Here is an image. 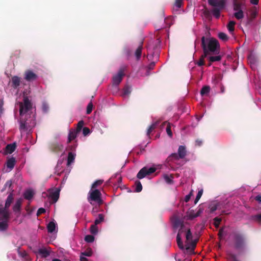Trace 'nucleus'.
I'll return each mask as SVG.
<instances>
[{
  "mask_svg": "<svg viewBox=\"0 0 261 261\" xmlns=\"http://www.w3.org/2000/svg\"><path fill=\"white\" fill-rule=\"evenodd\" d=\"M201 47L203 53L208 56L211 54H215L218 51L220 45L218 41L214 38H201Z\"/></svg>",
  "mask_w": 261,
  "mask_h": 261,
  "instance_id": "nucleus-1",
  "label": "nucleus"
},
{
  "mask_svg": "<svg viewBox=\"0 0 261 261\" xmlns=\"http://www.w3.org/2000/svg\"><path fill=\"white\" fill-rule=\"evenodd\" d=\"M207 2L210 6L213 7L211 10L212 14L216 18H219L221 11L225 7L226 0H207Z\"/></svg>",
  "mask_w": 261,
  "mask_h": 261,
  "instance_id": "nucleus-2",
  "label": "nucleus"
},
{
  "mask_svg": "<svg viewBox=\"0 0 261 261\" xmlns=\"http://www.w3.org/2000/svg\"><path fill=\"white\" fill-rule=\"evenodd\" d=\"M88 201L92 205L94 203L97 204L99 206L103 203V200L101 198V193L98 189H91L88 194Z\"/></svg>",
  "mask_w": 261,
  "mask_h": 261,
  "instance_id": "nucleus-3",
  "label": "nucleus"
},
{
  "mask_svg": "<svg viewBox=\"0 0 261 261\" xmlns=\"http://www.w3.org/2000/svg\"><path fill=\"white\" fill-rule=\"evenodd\" d=\"M234 247L237 250L243 249L246 245L245 238L244 235L238 231H234L232 233Z\"/></svg>",
  "mask_w": 261,
  "mask_h": 261,
  "instance_id": "nucleus-4",
  "label": "nucleus"
},
{
  "mask_svg": "<svg viewBox=\"0 0 261 261\" xmlns=\"http://www.w3.org/2000/svg\"><path fill=\"white\" fill-rule=\"evenodd\" d=\"M19 105V114L21 117L27 116V113L32 108V103L28 96H24L23 102H20Z\"/></svg>",
  "mask_w": 261,
  "mask_h": 261,
  "instance_id": "nucleus-5",
  "label": "nucleus"
},
{
  "mask_svg": "<svg viewBox=\"0 0 261 261\" xmlns=\"http://www.w3.org/2000/svg\"><path fill=\"white\" fill-rule=\"evenodd\" d=\"M187 154L186 147L184 146L180 145L178 147V153H172L168 158L167 160L172 161L173 160H178L179 159H184Z\"/></svg>",
  "mask_w": 261,
  "mask_h": 261,
  "instance_id": "nucleus-6",
  "label": "nucleus"
},
{
  "mask_svg": "<svg viewBox=\"0 0 261 261\" xmlns=\"http://www.w3.org/2000/svg\"><path fill=\"white\" fill-rule=\"evenodd\" d=\"M126 66H123L120 67L117 74L113 76V85L118 86L121 82L123 77L124 76V71Z\"/></svg>",
  "mask_w": 261,
  "mask_h": 261,
  "instance_id": "nucleus-7",
  "label": "nucleus"
},
{
  "mask_svg": "<svg viewBox=\"0 0 261 261\" xmlns=\"http://www.w3.org/2000/svg\"><path fill=\"white\" fill-rule=\"evenodd\" d=\"M49 148L51 151L58 153L63 149V145L57 142H53L50 143Z\"/></svg>",
  "mask_w": 261,
  "mask_h": 261,
  "instance_id": "nucleus-8",
  "label": "nucleus"
},
{
  "mask_svg": "<svg viewBox=\"0 0 261 261\" xmlns=\"http://www.w3.org/2000/svg\"><path fill=\"white\" fill-rule=\"evenodd\" d=\"M38 75L30 70H28L24 72V79L28 82H33L36 80Z\"/></svg>",
  "mask_w": 261,
  "mask_h": 261,
  "instance_id": "nucleus-9",
  "label": "nucleus"
},
{
  "mask_svg": "<svg viewBox=\"0 0 261 261\" xmlns=\"http://www.w3.org/2000/svg\"><path fill=\"white\" fill-rule=\"evenodd\" d=\"M10 218V213L8 209L5 207L0 208V219L3 221H8Z\"/></svg>",
  "mask_w": 261,
  "mask_h": 261,
  "instance_id": "nucleus-10",
  "label": "nucleus"
},
{
  "mask_svg": "<svg viewBox=\"0 0 261 261\" xmlns=\"http://www.w3.org/2000/svg\"><path fill=\"white\" fill-rule=\"evenodd\" d=\"M34 252L40 255L42 258H46L50 255V251L45 248H42L39 249L38 250H34Z\"/></svg>",
  "mask_w": 261,
  "mask_h": 261,
  "instance_id": "nucleus-11",
  "label": "nucleus"
},
{
  "mask_svg": "<svg viewBox=\"0 0 261 261\" xmlns=\"http://www.w3.org/2000/svg\"><path fill=\"white\" fill-rule=\"evenodd\" d=\"M60 189L56 188L55 190L49 192V198L53 200V202H56L60 195Z\"/></svg>",
  "mask_w": 261,
  "mask_h": 261,
  "instance_id": "nucleus-12",
  "label": "nucleus"
},
{
  "mask_svg": "<svg viewBox=\"0 0 261 261\" xmlns=\"http://www.w3.org/2000/svg\"><path fill=\"white\" fill-rule=\"evenodd\" d=\"M16 148V143L9 144L6 146L4 151V153L5 154H11L15 151Z\"/></svg>",
  "mask_w": 261,
  "mask_h": 261,
  "instance_id": "nucleus-13",
  "label": "nucleus"
},
{
  "mask_svg": "<svg viewBox=\"0 0 261 261\" xmlns=\"http://www.w3.org/2000/svg\"><path fill=\"white\" fill-rule=\"evenodd\" d=\"M24 118L23 117H21L19 122H20V126H19V129L20 130H23L25 131L28 129L27 125L28 124V123L27 122V120H26V117L27 116H24Z\"/></svg>",
  "mask_w": 261,
  "mask_h": 261,
  "instance_id": "nucleus-14",
  "label": "nucleus"
},
{
  "mask_svg": "<svg viewBox=\"0 0 261 261\" xmlns=\"http://www.w3.org/2000/svg\"><path fill=\"white\" fill-rule=\"evenodd\" d=\"M257 12L255 9H251L249 11V13L247 14L248 23H250L256 16Z\"/></svg>",
  "mask_w": 261,
  "mask_h": 261,
  "instance_id": "nucleus-15",
  "label": "nucleus"
},
{
  "mask_svg": "<svg viewBox=\"0 0 261 261\" xmlns=\"http://www.w3.org/2000/svg\"><path fill=\"white\" fill-rule=\"evenodd\" d=\"M79 133L75 130V129H71L69 130L68 137V143L71 142L72 140H74L77 136Z\"/></svg>",
  "mask_w": 261,
  "mask_h": 261,
  "instance_id": "nucleus-16",
  "label": "nucleus"
},
{
  "mask_svg": "<svg viewBox=\"0 0 261 261\" xmlns=\"http://www.w3.org/2000/svg\"><path fill=\"white\" fill-rule=\"evenodd\" d=\"M186 240L187 241H192V246L193 247H195L197 243V241L196 240H194L193 241L192 240V234L191 232V230L190 229H188L185 234Z\"/></svg>",
  "mask_w": 261,
  "mask_h": 261,
  "instance_id": "nucleus-17",
  "label": "nucleus"
},
{
  "mask_svg": "<svg viewBox=\"0 0 261 261\" xmlns=\"http://www.w3.org/2000/svg\"><path fill=\"white\" fill-rule=\"evenodd\" d=\"M143 41L142 40L140 42L139 45L135 51V55L137 60H139L141 58L142 55V50L143 49Z\"/></svg>",
  "mask_w": 261,
  "mask_h": 261,
  "instance_id": "nucleus-18",
  "label": "nucleus"
},
{
  "mask_svg": "<svg viewBox=\"0 0 261 261\" xmlns=\"http://www.w3.org/2000/svg\"><path fill=\"white\" fill-rule=\"evenodd\" d=\"M22 204V199H17L13 206V210L15 213H19L20 211L21 206Z\"/></svg>",
  "mask_w": 261,
  "mask_h": 261,
  "instance_id": "nucleus-19",
  "label": "nucleus"
},
{
  "mask_svg": "<svg viewBox=\"0 0 261 261\" xmlns=\"http://www.w3.org/2000/svg\"><path fill=\"white\" fill-rule=\"evenodd\" d=\"M16 163V160L14 157H11L7 160L6 166L10 170L13 169Z\"/></svg>",
  "mask_w": 261,
  "mask_h": 261,
  "instance_id": "nucleus-20",
  "label": "nucleus"
},
{
  "mask_svg": "<svg viewBox=\"0 0 261 261\" xmlns=\"http://www.w3.org/2000/svg\"><path fill=\"white\" fill-rule=\"evenodd\" d=\"M226 256V259L228 261H239L237 255L231 251H227Z\"/></svg>",
  "mask_w": 261,
  "mask_h": 261,
  "instance_id": "nucleus-21",
  "label": "nucleus"
},
{
  "mask_svg": "<svg viewBox=\"0 0 261 261\" xmlns=\"http://www.w3.org/2000/svg\"><path fill=\"white\" fill-rule=\"evenodd\" d=\"M11 82L12 87L14 88H17L20 84V78L17 76H14L12 77Z\"/></svg>",
  "mask_w": 261,
  "mask_h": 261,
  "instance_id": "nucleus-22",
  "label": "nucleus"
},
{
  "mask_svg": "<svg viewBox=\"0 0 261 261\" xmlns=\"http://www.w3.org/2000/svg\"><path fill=\"white\" fill-rule=\"evenodd\" d=\"M14 200L13 196L12 193H10L7 197L6 200L5 208L8 209L11 203L13 202Z\"/></svg>",
  "mask_w": 261,
  "mask_h": 261,
  "instance_id": "nucleus-23",
  "label": "nucleus"
},
{
  "mask_svg": "<svg viewBox=\"0 0 261 261\" xmlns=\"http://www.w3.org/2000/svg\"><path fill=\"white\" fill-rule=\"evenodd\" d=\"M174 228H177L184 225L183 222L178 218H175L173 221Z\"/></svg>",
  "mask_w": 261,
  "mask_h": 261,
  "instance_id": "nucleus-24",
  "label": "nucleus"
},
{
  "mask_svg": "<svg viewBox=\"0 0 261 261\" xmlns=\"http://www.w3.org/2000/svg\"><path fill=\"white\" fill-rule=\"evenodd\" d=\"M147 170L146 169V167L142 168L138 173L137 175V177L139 179H142L145 177L147 175Z\"/></svg>",
  "mask_w": 261,
  "mask_h": 261,
  "instance_id": "nucleus-25",
  "label": "nucleus"
},
{
  "mask_svg": "<svg viewBox=\"0 0 261 261\" xmlns=\"http://www.w3.org/2000/svg\"><path fill=\"white\" fill-rule=\"evenodd\" d=\"M75 154L72 152H69L67 157V166H69L71 163H73L75 160Z\"/></svg>",
  "mask_w": 261,
  "mask_h": 261,
  "instance_id": "nucleus-26",
  "label": "nucleus"
},
{
  "mask_svg": "<svg viewBox=\"0 0 261 261\" xmlns=\"http://www.w3.org/2000/svg\"><path fill=\"white\" fill-rule=\"evenodd\" d=\"M207 56L208 55L206 54V53H203V55L201 56L199 60L196 63V64L198 66H201L204 65L205 64L204 59L206 58Z\"/></svg>",
  "mask_w": 261,
  "mask_h": 261,
  "instance_id": "nucleus-27",
  "label": "nucleus"
},
{
  "mask_svg": "<svg viewBox=\"0 0 261 261\" xmlns=\"http://www.w3.org/2000/svg\"><path fill=\"white\" fill-rule=\"evenodd\" d=\"M242 5V2L240 0H234L233 1V10L234 11L242 10L241 6Z\"/></svg>",
  "mask_w": 261,
  "mask_h": 261,
  "instance_id": "nucleus-28",
  "label": "nucleus"
},
{
  "mask_svg": "<svg viewBox=\"0 0 261 261\" xmlns=\"http://www.w3.org/2000/svg\"><path fill=\"white\" fill-rule=\"evenodd\" d=\"M47 229L48 232L52 233L56 229V224L53 221L50 222L47 226Z\"/></svg>",
  "mask_w": 261,
  "mask_h": 261,
  "instance_id": "nucleus-29",
  "label": "nucleus"
},
{
  "mask_svg": "<svg viewBox=\"0 0 261 261\" xmlns=\"http://www.w3.org/2000/svg\"><path fill=\"white\" fill-rule=\"evenodd\" d=\"M159 121H156L155 122L153 123L148 128L147 132V135L148 136H149L150 134L152 132L153 130H154L156 126L159 124Z\"/></svg>",
  "mask_w": 261,
  "mask_h": 261,
  "instance_id": "nucleus-30",
  "label": "nucleus"
},
{
  "mask_svg": "<svg viewBox=\"0 0 261 261\" xmlns=\"http://www.w3.org/2000/svg\"><path fill=\"white\" fill-rule=\"evenodd\" d=\"M34 195L33 192L31 190H27L24 193V197L27 200L31 199Z\"/></svg>",
  "mask_w": 261,
  "mask_h": 261,
  "instance_id": "nucleus-31",
  "label": "nucleus"
},
{
  "mask_svg": "<svg viewBox=\"0 0 261 261\" xmlns=\"http://www.w3.org/2000/svg\"><path fill=\"white\" fill-rule=\"evenodd\" d=\"M210 91V87L208 86H204L202 87L200 91V94L202 96L207 95Z\"/></svg>",
  "mask_w": 261,
  "mask_h": 261,
  "instance_id": "nucleus-32",
  "label": "nucleus"
},
{
  "mask_svg": "<svg viewBox=\"0 0 261 261\" xmlns=\"http://www.w3.org/2000/svg\"><path fill=\"white\" fill-rule=\"evenodd\" d=\"M8 221H3L0 222V231H5L8 229Z\"/></svg>",
  "mask_w": 261,
  "mask_h": 261,
  "instance_id": "nucleus-33",
  "label": "nucleus"
},
{
  "mask_svg": "<svg viewBox=\"0 0 261 261\" xmlns=\"http://www.w3.org/2000/svg\"><path fill=\"white\" fill-rule=\"evenodd\" d=\"M176 241L178 247L181 249H184V247L181 241V236H179V234H177Z\"/></svg>",
  "mask_w": 261,
  "mask_h": 261,
  "instance_id": "nucleus-34",
  "label": "nucleus"
},
{
  "mask_svg": "<svg viewBox=\"0 0 261 261\" xmlns=\"http://www.w3.org/2000/svg\"><path fill=\"white\" fill-rule=\"evenodd\" d=\"M104 220V215L102 214H98V218L94 221V224L98 225Z\"/></svg>",
  "mask_w": 261,
  "mask_h": 261,
  "instance_id": "nucleus-35",
  "label": "nucleus"
},
{
  "mask_svg": "<svg viewBox=\"0 0 261 261\" xmlns=\"http://www.w3.org/2000/svg\"><path fill=\"white\" fill-rule=\"evenodd\" d=\"M237 12L234 13V16L238 20L241 19L244 17V13L242 10L236 11Z\"/></svg>",
  "mask_w": 261,
  "mask_h": 261,
  "instance_id": "nucleus-36",
  "label": "nucleus"
},
{
  "mask_svg": "<svg viewBox=\"0 0 261 261\" xmlns=\"http://www.w3.org/2000/svg\"><path fill=\"white\" fill-rule=\"evenodd\" d=\"M164 178L165 181L168 184H172L173 183V181L172 180L173 176L171 175L169 176L167 174H165L164 175Z\"/></svg>",
  "mask_w": 261,
  "mask_h": 261,
  "instance_id": "nucleus-37",
  "label": "nucleus"
},
{
  "mask_svg": "<svg viewBox=\"0 0 261 261\" xmlns=\"http://www.w3.org/2000/svg\"><path fill=\"white\" fill-rule=\"evenodd\" d=\"M236 24V22L234 21H230L227 24V29L230 32H233L234 30V25Z\"/></svg>",
  "mask_w": 261,
  "mask_h": 261,
  "instance_id": "nucleus-38",
  "label": "nucleus"
},
{
  "mask_svg": "<svg viewBox=\"0 0 261 261\" xmlns=\"http://www.w3.org/2000/svg\"><path fill=\"white\" fill-rule=\"evenodd\" d=\"M17 253L20 257L23 258H27V257L28 256V253L25 250H21L20 248L17 249Z\"/></svg>",
  "mask_w": 261,
  "mask_h": 261,
  "instance_id": "nucleus-39",
  "label": "nucleus"
},
{
  "mask_svg": "<svg viewBox=\"0 0 261 261\" xmlns=\"http://www.w3.org/2000/svg\"><path fill=\"white\" fill-rule=\"evenodd\" d=\"M189 229V228L186 227L185 225L181 226L179 229L177 234H179L182 237V234L185 235L187 230Z\"/></svg>",
  "mask_w": 261,
  "mask_h": 261,
  "instance_id": "nucleus-40",
  "label": "nucleus"
},
{
  "mask_svg": "<svg viewBox=\"0 0 261 261\" xmlns=\"http://www.w3.org/2000/svg\"><path fill=\"white\" fill-rule=\"evenodd\" d=\"M103 182V180L102 179H99L96 180L91 186V189H96V188L99 186H100L102 183Z\"/></svg>",
  "mask_w": 261,
  "mask_h": 261,
  "instance_id": "nucleus-41",
  "label": "nucleus"
},
{
  "mask_svg": "<svg viewBox=\"0 0 261 261\" xmlns=\"http://www.w3.org/2000/svg\"><path fill=\"white\" fill-rule=\"evenodd\" d=\"M221 56H210L208 57V60L210 62H214L216 61H219L221 60Z\"/></svg>",
  "mask_w": 261,
  "mask_h": 261,
  "instance_id": "nucleus-42",
  "label": "nucleus"
},
{
  "mask_svg": "<svg viewBox=\"0 0 261 261\" xmlns=\"http://www.w3.org/2000/svg\"><path fill=\"white\" fill-rule=\"evenodd\" d=\"M131 92V88L129 86H126L123 89V94L122 95L125 96L129 95Z\"/></svg>",
  "mask_w": 261,
  "mask_h": 261,
  "instance_id": "nucleus-43",
  "label": "nucleus"
},
{
  "mask_svg": "<svg viewBox=\"0 0 261 261\" xmlns=\"http://www.w3.org/2000/svg\"><path fill=\"white\" fill-rule=\"evenodd\" d=\"M218 37L223 41H226L228 39L227 35L223 32H221L218 34Z\"/></svg>",
  "mask_w": 261,
  "mask_h": 261,
  "instance_id": "nucleus-44",
  "label": "nucleus"
},
{
  "mask_svg": "<svg viewBox=\"0 0 261 261\" xmlns=\"http://www.w3.org/2000/svg\"><path fill=\"white\" fill-rule=\"evenodd\" d=\"M187 216L189 219H193L197 217L196 216V213L194 212V210H191L188 212Z\"/></svg>",
  "mask_w": 261,
  "mask_h": 261,
  "instance_id": "nucleus-45",
  "label": "nucleus"
},
{
  "mask_svg": "<svg viewBox=\"0 0 261 261\" xmlns=\"http://www.w3.org/2000/svg\"><path fill=\"white\" fill-rule=\"evenodd\" d=\"M136 185V188H135V191L136 192H140L142 190V186L141 185V183L140 181H136L135 182Z\"/></svg>",
  "mask_w": 261,
  "mask_h": 261,
  "instance_id": "nucleus-46",
  "label": "nucleus"
},
{
  "mask_svg": "<svg viewBox=\"0 0 261 261\" xmlns=\"http://www.w3.org/2000/svg\"><path fill=\"white\" fill-rule=\"evenodd\" d=\"M92 254V250L91 248H88L84 252L81 253L82 255L86 256H91Z\"/></svg>",
  "mask_w": 261,
  "mask_h": 261,
  "instance_id": "nucleus-47",
  "label": "nucleus"
},
{
  "mask_svg": "<svg viewBox=\"0 0 261 261\" xmlns=\"http://www.w3.org/2000/svg\"><path fill=\"white\" fill-rule=\"evenodd\" d=\"M84 122L83 120L80 121L77 123L76 128L75 130L76 131H77V132L80 133L81 131L82 128H83V127L84 126Z\"/></svg>",
  "mask_w": 261,
  "mask_h": 261,
  "instance_id": "nucleus-48",
  "label": "nucleus"
},
{
  "mask_svg": "<svg viewBox=\"0 0 261 261\" xmlns=\"http://www.w3.org/2000/svg\"><path fill=\"white\" fill-rule=\"evenodd\" d=\"M222 221V219L219 217H215L214 219V225L216 228H218L219 227L220 222Z\"/></svg>",
  "mask_w": 261,
  "mask_h": 261,
  "instance_id": "nucleus-49",
  "label": "nucleus"
},
{
  "mask_svg": "<svg viewBox=\"0 0 261 261\" xmlns=\"http://www.w3.org/2000/svg\"><path fill=\"white\" fill-rule=\"evenodd\" d=\"M94 240V237L92 235H87L85 237V241L87 243H92Z\"/></svg>",
  "mask_w": 261,
  "mask_h": 261,
  "instance_id": "nucleus-50",
  "label": "nucleus"
},
{
  "mask_svg": "<svg viewBox=\"0 0 261 261\" xmlns=\"http://www.w3.org/2000/svg\"><path fill=\"white\" fill-rule=\"evenodd\" d=\"M203 194V190L202 189H201L200 190H199L196 195V198L194 200V203L195 204H196L198 201H199V200L200 199L202 195Z\"/></svg>",
  "mask_w": 261,
  "mask_h": 261,
  "instance_id": "nucleus-51",
  "label": "nucleus"
},
{
  "mask_svg": "<svg viewBox=\"0 0 261 261\" xmlns=\"http://www.w3.org/2000/svg\"><path fill=\"white\" fill-rule=\"evenodd\" d=\"M90 231L92 234H95L98 232V228L96 225L93 224L90 226Z\"/></svg>",
  "mask_w": 261,
  "mask_h": 261,
  "instance_id": "nucleus-52",
  "label": "nucleus"
},
{
  "mask_svg": "<svg viewBox=\"0 0 261 261\" xmlns=\"http://www.w3.org/2000/svg\"><path fill=\"white\" fill-rule=\"evenodd\" d=\"M183 5V0H175L174 4V7H176L177 8H180Z\"/></svg>",
  "mask_w": 261,
  "mask_h": 261,
  "instance_id": "nucleus-53",
  "label": "nucleus"
},
{
  "mask_svg": "<svg viewBox=\"0 0 261 261\" xmlns=\"http://www.w3.org/2000/svg\"><path fill=\"white\" fill-rule=\"evenodd\" d=\"M253 219L261 224V213L253 216Z\"/></svg>",
  "mask_w": 261,
  "mask_h": 261,
  "instance_id": "nucleus-54",
  "label": "nucleus"
},
{
  "mask_svg": "<svg viewBox=\"0 0 261 261\" xmlns=\"http://www.w3.org/2000/svg\"><path fill=\"white\" fill-rule=\"evenodd\" d=\"M92 108H93V104H92V102L91 101L89 103V104L88 105L87 107L86 113L87 114H89L91 113V112L92 111Z\"/></svg>",
  "mask_w": 261,
  "mask_h": 261,
  "instance_id": "nucleus-55",
  "label": "nucleus"
},
{
  "mask_svg": "<svg viewBox=\"0 0 261 261\" xmlns=\"http://www.w3.org/2000/svg\"><path fill=\"white\" fill-rule=\"evenodd\" d=\"M42 109L43 112L47 113L49 110L48 105L46 102H43L42 105Z\"/></svg>",
  "mask_w": 261,
  "mask_h": 261,
  "instance_id": "nucleus-56",
  "label": "nucleus"
},
{
  "mask_svg": "<svg viewBox=\"0 0 261 261\" xmlns=\"http://www.w3.org/2000/svg\"><path fill=\"white\" fill-rule=\"evenodd\" d=\"M146 169L147 170V175H150L151 173L154 172L156 170V169L154 167L147 168L146 167Z\"/></svg>",
  "mask_w": 261,
  "mask_h": 261,
  "instance_id": "nucleus-57",
  "label": "nucleus"
},
{
  "mask_svg": "<svg viewBox=\"0 0 261 261\" xmlns=\"http://www.w3.org/2000/svg\"><path fill=\"white\" fill-rule=\"evenodd\" d=\"M166 132H167V133L168 134V135L169 136V137H172V131H171V126H170V124L169 123H168V125L166 127Z\"/></svg>",
  "mask_w": 261,
  "mask_h": 261,
  "instance_id": "nucleus-58",
  "label": "nucleus"
},
{
  "mask_svg": "<svg viewBox=\"0 0 261 261\" xmlns=\"http://www.w3.org/2000/svg\"><path fill=\"white\" fill-rule=\"evenodd\" d=\"M90 133V130L88 127H85L83 129V134L86 136L88 135Z\"/></svg>",
  "mask_w": 261,
  "mask_h": 261,
  "instance_id": "nucleus-59",
  "label": "nucleus"
},
{
  "mask_svg": "<svg viewBox=\"0 0 261 261\" xmlns=\"http://www.w3.org/2000/svg\"><path fill=\"white\" fill-rule=\"evenodd\" d=\"M45 212H46V210L45 208H42V207L39 208L37 211V216H38L42 214H44L45 213Z\"/></svg>",
  "mask_w": 261,
  "mask_h": 261,
  "instance_id": "nucleus-60",
  "label": "nucleus"
},
{
  "mask_svg": "<svg viewBox=\"0 0 261 261\" xmlns=\"http://www.w3.org/2000/svg\"><path fill=\"white\" fill-rule=\"evenodd\" d=\"M223 231H224V227L221 228L219 230L218 235L219 239L220 240L222 239Z\"/></svg>",
  "mask_w": 261,
  "mask_h": 261,
  "instance_id": "nucleus-61",
  "label": "nucleus"
},
{
  "mask_svg": "<svg viewBox=\"0 0 261 261\" xmlns=\"http://www.w3.org/2000/svg\"><path fill=\"white\" fill-rule=\"evenodd\" d=\"M209 208L210 209V212L211 213H212L217 210V205L216 204H213V205H211Z\"/></svg>",
  "mask_w": 261,
  "mask_h": 261,
  "instance_id": "nucleus-62",
  "label": "nucleus"
},
{
  "mask_svg": "<svg viewBox=\"0 0 261 261\" xmlns=\"http://www.w3.org/2000/svg\"><path fill=\"white\" fill-rule=\"evenodd\" d=\"M155 65V63L154 62H151L147 66V68L149 70H152L154 68Z\"/></svg>",
  "mask_w": 261,
  "mask_h": 261,
  "instance_id": "nucleus-63",
  "label": "nucleus"
},
{
  "mask_svg": "<svg viewBox=\"0 0 261 261\" xmlns=\"http://www.w3.org/2000/svg\"><path fill=\"white\" fill-rule=\"evenodd\" d=\"M204 208L201 207H199L196 213V216L198 217L203 212Z\"/></svg>",
  "mask_w": 261,
  "mask_h": 261,
  "instance_id": "nucleus-64",
  "label": "nucleus"
}]
</instances>
